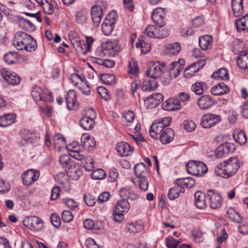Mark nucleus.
I'll return each instance as SVG.
<instances>
[{"label":"nucleus","instance_id":"1","mask_svg":"<svg viewBox=\"0 0 248 248\" xmlns=\"http://www.w3.org/2000/svg\"><path fill=\"white\" fill-rule=\"evenodd\" d=\"M239 167V162L237 158L231 157L223 162V166L220 164L217 166L218 170L215 169V172L217 175L222 177L228 178L234 174Z\"/></svg>","mask_w":248,"mask_h":248},{"label":"nucleus","instance_id":"2","mask_svg":"<svg viewBox=\"0 0 248 248\" xmlns=\"http://www.w3.org/2000/svg\"><path fill=\"white\" fill-rule=\"evenodd\" d=\"M42 89L38 87L34 86L31 91V95L34 100L38 104L40 108H50L48 106H46V102L53 101L52 93H49L47 97H44L42 94Z\"/></svg>","mask_w":248,"mask_h":248},{"label":"nucleus","instance_id":"3","mask_svg":"<svg viewBox=\"0 0 248 248\" xmlns=\"http://www.w3.org/2000/svg\"><path fill=\"white\" fill-rule=\"evenodd\" d=\"M186 166L187 172L195 176H203L208 170L207 166L200 161L191 160L186 164Z\"/></svg>","mask_w":248,"mask_h":248},{"label":"nucleus","instance_id":"4","mask_svg":"<svg viewBox=\"0 0 248 248\" xmlns=\"http://www.w3.org/2000/svg\"><path fill=\"white\" fill-rule=\"evenodd\" d=\"M155 27L154 25H148L144 31L145 34L149 37L161 39L167 36L169 32L167 29L163 28V27L157 26Z\"/></svg>","mask_w":248,"mask_h":248},{"label":"nucleus","instance_id":"5","mask_svg":"<svg viewBox=\"0 0 248 248\" xmlns=\"http://www.w3.org/2000/svg\"><path fill=\"white\" fill-rule=\"evenodd\" d=\"M116 12L111 11L108 15L102 24V31L106 35H109L112 31L116 20Z\"/></svg>","mask_w":248,"mask_h":248},{"label":"nucleus","instance_id":"6","mask_svg":"<svg viewBox=\"0 0 248 248\" xmlns=\"http://www.w3.org/2000/svg\"><path fill=\"white\" fill-rule=\"evenodd\" d=\"M23 225L32 231H39L43 227V222L40 218L31 216L27 217L23 221Z\"/></svg>","mask_w":248,"mask_h":248},{"label":"nucleus","instance_id":"7","mask_svg":"<svg viewBox=\"0 0 248 248\" xmlns=\"http://www.w3.org/2000/svg\"><path fill=\"white\" fill-rule=\"evenodd\" d=\"M164 63L162 64L159 62H152L150 63L148 69L146 72L147 76L149 78H156L160 77L163 73Z\"/></svg>","mask_w":248,"mask_h":248},{"label":"nucleus","instance_id":"8","mask_svg":"<svg viewBox=\"0 0 248 248\" xmlns=\"http://www.w3.org/2000/svg\"><path fill=\"white\" fill-rule=\"evenodd\" d=\"M32 37L23 31H18L15 35L14 45L18 50H23V47L25 45L31 41Z\"/></svg>","mask_w":248,"mask_h":248},{"label":"nucleus","instance_id":"9","mask_svg":"<svg viewBox=\"0 0 248 248\" xmlns=\"http://www.w3.org/2000/svg\"><path fill=\"white\" fill-rule=\"evenodd\" d=\"M39 175V171L32 169L25 171L21 175L23 185L27 186L31 185L38 179Z\"/></svg>","mask_w":248,"mask_h":248},{"label":"nucleus","instance_id":"10","mask_svg":"<svg viewBox=\"0 0 248 248\" xmlns=\"http://www.w3.org/2000/svg\"><path fill=\"white\" fill-rule=\"evenodd\" d=\"M221 121L220 116L213 114H207L204 115L201 122L202 126L205 128H209Z\"/></svg>","mask_w":248,"mask_h":248},{"label":"nucleus","instance_id":"11","mask_svg":"<svg viewBox=\"0 0 248 248\" xmlns=\"http://www.w3.org/2000/svg\"><path fill=\"white\" fill-rule=\"evenodd\" d=\"M205 60L202 59L193 63L191 65L186 67L184 71L185 77L189 78L198 72L205 64Z\"/></svg>","mask_w":248,"mask_h":248},{"label":"nucleus","instance_id":"12","mask_svg":"<svg viewBox=\"0 0 248 248\" xmlns=\"http://www.w3.org/2000/svg\"><path fill=\"white\" fill-rule=\"evenodd\" d=\"M0 74L3 78L9 84L17 85L20 82V78L16 73H12L6 68L1 69Z\"/></svg>","mask_w":248,"mask_h":248},{"label":"nucleus","instance_id":"13","mask_svg":"<svg viewBox=\"0 0 248 248\" xmlns=\"http://www.w3.org/2000/svg\"><path fill=\"white\" fill-rule=\"evenodd\" d=\"M90 112L93 113L92 117L90 116H85L82 118L80 120V126L86 130H90L94 126V118L96 117V112L95 111V109H87Z\"/></svg>","mask_w":248,"mask_h":248},{"label":"nucleus","instance_id":"14","mask_svg":"<svg viewBox=\"0 0 248 248\" xmlns=\"http://www.w3.org/2000/svg\"><path fill=\"white\" fill-rule=\"evenodd\" d=\"M207 195L209 198L210 206L211 208L216 209L221 206L222 201L219 194L215 192L214 190H208Z\"/></svg>","mask_w":248,"mask_h":248},{"label":"nucleus","instance_id":"15","mask_svg":"<svg viewBox=\"0 0 248 248\" xmlns=\"http://www.w3.org/2000/svg\"><path fill=\"white\" fill-rule=\"evenodd\" d=\"M163 100V96L160 93L153 94L146 98L145 102L148 104V108H154Z\"/></svg>","mask_w":248,"mask_h":248},{"label":"nucleus","instance_id":"16","mask_svg":"<svg viewBox=\"0 0 248 248\" xmlns=\"http://www.w3.org/2000/svg\"><path fill=\"white\" fill-rule=\"evenodd\" d=\"M22 144L25 143H32L36 142L39 138V135L36 132H32L28 130H23L21 132Z\"/></svg>","mask_w":248,"mask_h":248},{"label":"nucleus","instance_id":"17","mask_svg":"<svg viewBox=\"0 0 248 248\" xmlns=\"http://www.w3.org/2000/svg\"><path fill=\"white\" fill-rule=\"evenodd\" d=\"M116 150L121 156H127L132 153L133 149L127 142L122 141L117 143Z\"/></svg>","mask_w":248,"mask_h":248},{"label":"nucleus","instance_id":"18","mask_svg":"<svg viewBox=\"0 0 248 248\" xmlns=\"http://www.w3.org/2000/svg\"><path fill=\"white\" fill-rule=\"evenodd\" d=\"M165 128L161 123L158 122L153 123L150 127L149 133L150 136L154 139H158V137L163 132Z\"/></svg>","mask_w":248,"mask_h":248},{"label":"nucleus","instance_id":"19","mask_svg":"<svg viewBox=\"0 0 248 248\" xmlns=\"http://www.w3.org/2000/svg\"><path fill=\"white\" fill-rule=\"evenodd\" d=\"M91 15L93 22L96 27H98L102 16V10L99 6L92 7Z\"/></svg>","mask_w":248,"mask_h":248},{"label":"nucleus","instance_id":"20","mask_svg":"<svg viewBox=\"0 0 248 248\" xmlns=\"http://www.w3.org/2000/svg\"><path fill=\"white\" fill-rule=\"evenodd\" d=\"M174 132L170 128H167L158 137L160 141L163 144H166L171 142L174 138Z\"/></svg>","mask_w":248,"mask_h":248},{"label":"nucleus","instance_id":"21","mask_svg":"<svg viewBox=\"0 0 248 248\" xmlns=\"http://www.w3.org/2000/svg\"><path fill=\"white\" fill-rule=\"evenodd\" d=\"M16 115L15 113H6L0 116V126L5 127L15 123Z\"/></svg>","mask_w":248,"mask_h":248},{"label":"nucleus","instance_id":"22","mask_svg":"<svg viewBox=\"0 0 248 248\" xmlns=\"http://www.w3.org/2000/svg\"><path fill=\"white\" fill-rule=\"evenodd\" d=\"M81 142L85 149L92 150L95 146V140L93 137L87 134H83L81 137Z\"/></svg>","mask_w":248,"mask_h":248},{"label":"nucleus","instance_id":"23","mask_svg":"<svg viewBox=\"0 0 248 248\" xmlns=\"http://www.w3.org/2000/svg\"><path fill=\"white\" fill-rule=\"evenodd\" d=\"M230 91L228 86L221 82L213 86L211 89V93L214 95H221L228 93Z\"/></svg>","mask_w":248,"mask_h":248},{"label":"nucleus","instance_id":"24","mask_svg":"<svg viewBox=\"0 0 248 248\" xmlns=\"http://www.w3.org/2000/svg\"><path fill=\"white\" fill-rule=\"evenodd\" d=\"M65 102L67 108L78 107V104L76 102V93L75 91L71 90L67 92L65 98Z\"/></svg>","mask_w":248,"mask_h":248},{"label":"nucleus","instance_id":"25","mask_svg":"<svg viewBox=\"0 0 248 248\" xmlns=\"http://www.w3.org/2000/svg\"><path fill=\"white\" fill-rule=\"evenodd\" d=\"M101 47L108 52V55L114 56L118 53L117 45L115 42L107 41L101 44Z\"/></svg>","mask_w":248,"mask_h":248},{"label":"nucleus","instance_id":"26","mask_svg":"<svg viewBox=\"0 0 248 248\" xmlns=\"http://www.w3.org/2000/svg\"><path fill=\"white\" fill-rule=\"evenodd\" d=\"M197 104L201 108H208L214 104V101L210 96L203 95L199 98Z\"/></svg>","mask_w":248,"mask_h":248},{"label":"nucleus","instance_id":"27","mask_svg":"<svg viewBox=\"0 0 248 248\" xmlns=\"http://www.w3.org/2000/svg\"><path fill=\"white\" fill-rule=\"evenodd\" d=\"M19 26L28 31L32 32L35 30V27L29 20L21 16H18Z\"/></svg>","mask_w":248,"mask_h":248},{"label":"nucleus","instance_id":"28","mask_svg":"<svg viewBox=\"0 0 248 248\" xmlns=\"http://www.w3.org/2000/svg\"><path fill=\"white\" fill-rule=\"evenodd\" d=\"M184 191L185 189L183 186L177 185L169 190L168 194V198L171 200H174L180 196V193H184Z\"/></svg>","mask_w":248,"mask_h":248},{"label":"nucleus","instance_id":"29","mask_svg":"<svg viewBox=\"0 0 248 248\" xmlns=\"http://www.w3.org/2000/svg\"><path fill=\"white\" fill-rule=\"evenodd\" d=\"M195 204L199 209H203L206 206L205 201L206 196L204 193L201 191H197L195 193Z\"/></svg>","mask_w":248,"mask_h":248},{"label":"nucleus","instance_id":"30","mask_svg":"<svg viewBox=\"0 0 248 248\" xmlns=\"http://www.w3.org/2000/svg\"><path fill=\"white\" fill-rule=\"evenodd\" d=\"M212 42V37L210 35H206L199 38V45L203 50H207L211 48Z\"/></svg>","mask_w":248,"mask_h":248},{"label":"nucleus","instance_id":"31","mask_svg":"<svg viewBox=\"0 0 248 248\" xmlns=\"http://www.w3.org/2000/svg\"><path fill=\"white\" fill-rule=\"evenodd\" d=\"M163 105L170 108H181L183 107L177 96L168 99Z\"/></svg>","mask_w":248,"mask_h":248},{"label":"nucleus","instance_id":"32","mask_svg":"<svg viewBox=\"0 0 248 248\" xmlns=\"http://www.w3.org/2000/svg\"><path fill=\"white\" fill-rule=\"evenodd\" d=\"M175 185H179L181 186H185L187 187H192L195 184V180L192 177H186L178 179L174 181Z\"/></svg>","mask_w":248,"mask_h":248},{"label":"nucleus","instance_id":"33","mask_svg":"<svg viewBox=\"0 0 248 248\" xmlns=\"http://www.w3.org/2000/svg\"><path fill=\"white\" fill-rule=\"evenodd\" d=\"M233 137L235 141L240 145H243L246 143L247 137L243 130H236L233 133Z\"/></svg>","mask_w":248,"mask_h":248},{"label":"nucleus","instance_id":"34","mask_svg":"<svg viewBox=\"0 0 248 248\" xmlns=\"http://www.w3.org/2000/svg\"><path fill=\"white\" fill-rule=\"evenodd\" d=\"M207 90V86L205 83L203 82H196L191 87V90L197 95L202 94L204 91Z\"/></svg>","mask_w":248,"mask_h":248},{"label":"nucleus","instance_id":"35","mask_svg":"<svg viewBox=\"0 0 248 248\" xmlns=\"http://www.w3.org/2000/svg\"><path fill=\"white\" fill-rule=\"evenodd\" d=\"M237 64L241 69H246L248 67V53L242 52L237 60Z\"/></svg>","mask_w":248,"mask_h":248},{"label":"nucleus","instance_id":"36","mask_svg":"<svg viewBox=\"0 0 248 248\" xmlns=\"http://www.w3.org/2000/svg\"><path fill=\"white\" fill-rule=\"evenodd\" d=\"M134 171L137 177H145L147 174V169L145 164L143 163L137 164L135 166Z\"/></svg>","mask_w":248,"mask_h":248},{"label":"nucleus","instance_id":"37","mask_svg":"<svg viewBox=\"0 0 248 248\" xmlns=\"http://www.w3.org/2000/svg\"><path fill=\"white\" fill-rule=\"evenodd\" d=\"M227 214L228 217L235 222L240 223L243 220V217L232 207H230L228 209Z\"/></svg>","mask_w":248,"mask_h":248},{"label":"nucleus","instance_id":"38","mask_svg":"<svg viewBox=\"0 0 248 248\" xmlns=\"http://www.w3.org/2000/svg\"><path fill=\"white\" fill-rule=\"evenodd\" d=\"M212 77L217 79H221L222 80H228L229 78V75L227 70L222 68L217 70L212 75Z\"/></svg>","mask_w":248,"mask_h":248},{"label":"nucleus","instance_id":"39","mask_svg":"<svg viewBox=\"0 0 248 248\" xmlns=\"http://www.w3.org/2000/svg\"><path fill=\"white\" fill-rule=\"evenodd\" d=\"M53 142L55 145L59 149L66 146L65 139L63 135L60 133H57L54 136Z\"/></svg>","mask_w":248,"mask_h":248},{"label":"nucleus","instance_id":"40","mask_svg":"<svg viewBox=\"0 0 248 248\" xmlns=\"http://www.w3.org/2000/svg\"><path fill=\"white\" fill-rule=\"evenodd\" d=\"M157 87V83L154 80H145L141 87L143 91H154Z\"/></svg>","mask_w":248,"mask_h":248},{"label":"nucleus","instance_id":"41","mask_svg":"<svg viewBox=\"0 0 248 248\" xmlns=\"http://www.w3.org/2000/svg\"><path fill=\"white\" fill-rule=\"evenodd\" d=\"M83 225L85 228L88 230H100L101 227V223L99 222H94L91 219H86L83 222Z\"/></svg>","mask_w":248,"mask_h":248},{"label":"nucleus","instance_id":"42","mask_svg":"<svg viewBox=\"0 0 248 248\" xmlns=\"http://www.w3.org/2000/svg\"><path fill=\"white\" fill-rule=\"evenodd\" d=\"M43 8L45 13L47 15H51L55 9H58V5L54 0H51L50 2L46 1V4L43 5Z\"/></svg>","mask_w":248,"mask_h":248},{"label":"nucleus","instance_id":"43","mask_svg":"<svg viewBox=\"0 0 248 248\" xmlns=\"http://www.w3.org/2000/svg\"><path fill=\"white\" fill-rule=\"evenodd\" d=\"M101 80L108 85H114L116 83V78L113 74H102L101 76Z\"/></svg>","mask_w":248,"mask_h":248},{"label":"nucleus","instance_id":"44","mask_svg":"<svg viewBox=\"0 0 248 248\" xmlns=\"http://www.w3.org/2000/svg\"><path fill=\"white\" fill-rule=\"evenodd\" d=\"M68 155H62L60 156L59 161L62 167L70 169L71 166V159Z\"/></svg>","mask_w":248,"mask_h":248},{"label":"nucleus","instance_id":"45","mask_svg":"<svg viewBox=\"0 0 248 248\" xmlns=\"http://www.w3.org/2000/svg\"><path fill=\"white\" fill-rule=\"evenodd\" d=\"M143 226L137 222L128 223L126 225V229L130 232L136 233L143 229Z\"/></svg>","mask_w":248,"mask_h":248},{"label":"nucleus","instance_id":"46","mask_svg":"<svg viewBox=\"0 0 248 248\" xmlns=\"http://www.w3.org/2000/svg\"><path fill=\"white\" fill-rule=\"evenodd\" d=\"M130 207V204L127 200H119L114 207H115L116 209L120 210L125 212H127L129 210Z\"/></svg>","mask_w":248,"mask_h":248},{"label":"nucleus","instance_id":"47","mask_svg":"<svg viewBox=\"0 0 248 248\" xmlns=\"http://www.w3.org/2000/svg\"><path fill=\"white\" fill-rule=\"evenodd\" d=\"M165 15L157 16L156 13H153L151 17L154 23L156 26H160V27H164L166 23L164 20V16Z\"/></svg>","mask_w":248,"mask_h":248},{"label":"nucleus","instance_id":"48","mask_svg":"<svg viewBox=\"0 0 248 248\" xmlns=\"http://www.w3.org/2000/svg\"><path fill=\"white\" fill-rule=\"evenodd\" d=\"M17 53L12 51L4 55L3 59L5 62L9 64H13L17 59Z\"/></svg>","mask_w":248,"mask_h":248},{"label":"nucleus","instance_id":"49","mask_svg":"<svg viewBox=\"0 0 248 248\" xmlns=\"http://www.w3.org/2000/svg\"><path fill=\"white\" fill-rule=\"evenodd\" d=\"M124 212L114 207L112 211L113 219L115 222H121L124 219Z\"/></svg>","mask_w":248,"mask_h":248},{"label":"nucleus","instance_id":"50","mask_svg":"<svg viewBox=\"0 0 248 248\" xmlns=\"http://www.w3.org/2000/svg\"><path fill=\"white\" fill-rule=\"evenodd\" d=\"M31 41L27 43V46L25 45L23 47V50L25 49L27 51L32 52L36 50L37 47V43L35 39L32 37Z\"/></svg>","mask_w":248,"mask_h":248},{"label":"nucleus","instance_id":"51","mask_svg":"<svg viewBox=\"0 0 248 248\" xmlns=\"http://www.w3.org/2000/svg\"><path fill=\"white\" fill-rule=\"evenodd\" d=\"M31 41L27 43V46L25 45L23 47V50L25 49L27 51L32 52L36 50L37 47V43L35 39L32 37Z\"/></svg>","mask_w":248,"mask_h":248},{"label":"nucleus","instance_id":"52","mask_svg":"<svg viewBox=\"0 0 248 248\" xmlns=\"http://www.w3.org/2000/svg\"><path fill=\"white\" fill-rule=\"evenodd\" d=\"M106 175V173L103 170L98 169L92 172L91 177L94 180H101L104 179Z\"/></svg>","mask_w":248,"mask_h":248},{"label":"nucleus","instance_id":"53","mask_svg":"<svg viewBox=\"0 0 248 248\" xmlns=\"http://www.w3.org/2000/svg\"><path fill=\"white\" fill-rule=\"evenodd\" d=\"M85 202L89 206H93L96 202V197L92 194H85L83 197Z\"/></svg>","mask_w":248,"mask_h":248},{"label":"nucleus","instance_id":"54","mask_svg":"<svg viewBox=\"0 0 248 248\" xmlns=\"http://www.w3.org/2000/svg\"><path fill=\"white\" fill-rule=\"evenodd\" d=\"M167 48L170 50V53L172 55H177L180 51L181 47L179 43L169 44Z\"/></svg>","mask_w":248,"mask_h":248},{"label":"nucleus","instance_id":"55","mask_svg":"<svg viewBox=\"0 0 248 248\" xmlns=\"http://www.w3.org/2000/svg\"><path fill=\"white\" fill-rule=\"evenodd\" d=\"M235 25L238 31H247L246 21L244 16L242 18L236 20Z\"/></svg>","mask_w":248,"mask_h":248},{"label":"nucleus","instance_id":"56","mask_svg":"<svg viewBox=\"0 0 248 248\" xmlns=\"http://www.w3.org/2000/svg\"><path fill=\"white\" fill-rule=\"evenodd\" d=\"M184 62V61L183 59H180L178 62H175L171 63V69L177 71L176 73L175 72L174 74L175 77H177L179 75V73L181 70V66L183 64Z\"/></svg>","mask_w":248,"mask_h":248},{"label":"nucleus","instance_id":"57","mask_svg":"<svg viewBox=\"0 0 248 248\" xmlns=\"http://www.w3.org/2000/svg\"><path fill=\"white\" fill-rule=\"evenodd\" d=\"M226 155L227 154L223 144L218 146L215 151V155L218 158H222Z\"/></svg>","mask_w":248,"mask_h":248},{"label":"nucleus","instance_id":"58","mask_svg":"<svg viewBox=\"0 0 248 248\" xmlns=\"http://www.w3.org/2000/svg\"><path fill=\"white\" fill-rule=\"evenodd\" d=\"M184 127L187 132H192L196 128V124L191 120H185L183 123Z\"/></svg>","mask_w":248,"mask_h":248},{"label":"nucleus","instance_id":"59","mask_svg":"<svg viewBox=\"0 0 248 248\" xmlns=\"http://www.w3.org/2000/svg\"><path fill=\"white\" fill-rule=\"evenodd\" d=\"M139 186L141 190L145 191L147 190L148 187V181L146 177H141L139 178Z\"/></svg>","mask_w":248,"mask_h":248},{"label":"nucleus","instance_id":"60","mask_svg":"<svg viewBox=\"0 0 248 248\" xmlns=\"http://www.w3.org/2000/svg\"><path fill=\"white\" fill-rule=\"evenodd\" d=\"M179 243V241L174 239L172 237L166 238V245L168 248H176Z\"/></svg>","mask_w":248,"mask_h":248},{"label":"nucleus","instance_id":"61","mask_svg":"<svg viewBox=\"0 0 248 248\" xmlns=\"http://www.w3.org/2000/svg\"><path fill=\"white\" fill-rule=\"evenodd\" d=\"M62 219L65 222H69L73 220V215L70 211L64 210L62 214Z\"/></svg>","mask_w":248,"mask_h":248},{"label":"nucleus","instance_id":"62","mask_svg":"<svg viewBox=\"0 0 248 248\" xmlns=\"http://www.w3.org/2000/svg\"><path fill=\"white\" fill-rule=\"evenodd\" d=\"M55 180L62 185L68 183L67 180V176L62 172H60L56 176Z\"/></svg>","mask_w":248,"mask_h":248},{"label":"nucleus","instance_id":"63","mask_svg":"<svg viewBox=\"0 0 248 248\" xmlns=\"http://www.w3.org/2000/svg\"><path fill=\"white\" fill-rule=\"evenodd\" d=\"M50 220L53 225L56 228H59L61 225V219L58 214H52Z\"/></svg>","mask_w":248,"mask_h":248},{"label":"nucleus","instance_id":"64","mask_svg":"<svg viewBox=\"0 0 248 248\" xmlns=\"http://www.w3.org/2000/svg\"><path fill=\"white\" fill-rule=\"evenodd\" d=\"M232 9L233 10V15L235 16H240L242 14L244 11L243 3L233 6Z\"/></svg>","mask_w":248,"mask_h":248}]
</instances>
